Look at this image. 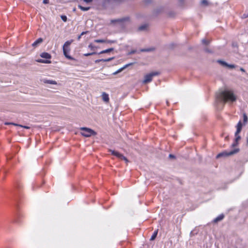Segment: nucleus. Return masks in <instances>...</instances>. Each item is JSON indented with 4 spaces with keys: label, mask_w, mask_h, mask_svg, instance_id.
Returning a JSON list of instances; mask_svg holds the SVG:
<instances>
[{
    "label": "nucleus",
    "mask_w": 248,
    "mask_h": 248,
    "mask_svg": "<svg viewBox=\"0 0 248 248\" xmlns=\"http://www.w3.org/2000/svg\"><path fill=\"white\" fill-rule=\"evenodd\" d=\"M216 98L223 103H232L236 100V96L233 91L229 90H225L217 93Z\"/></svg>",
    "instance_id": "nucleus-1"
},
{
    "label": "nucleus",
    "mask_w": 248,
    "mask_h": 248,
    "mask_svg": "<svg viewBox=\"0 0 248 248\" xmlns=\"http://www.w3.org/2000/svg\"><path fill=\"white\" fill-rule=\"evenodd\" d=\"M72 42L73 41L71 40L67 41L65 42L63 46V52L64 55L66 58H67L69 60H75V59L74 58L72 57L68 54L70 51L69 46L71 45Z\"/></svg>",
    "instance_id": "nucleus-2"
},
{
    "label": "nucleus",
    "mask_w": 248,
    "mask_h": 248,
    "mask_svg": "<svg viewBox=\"0 0 248 248\" xmlns=\"http://www.w3.org/2000/svg\"><path fill=\"white\" fill-rule=\"evenodd\" d=\"M160 72L157 71L153 72L148 74H147L144 77V79L143 81V83L146 84L150 82L151 81H152L153 77L158 76Z\"/></svg>",
    "instance_id": "nucleus-3"
},
{
    "label": "nucleus",
    "mask_w": 248,
    "mask_h": 248,
    "mask_svg": "<svg viewBox=\"0 0 248 248\" xmlns=\"http://www.w3.org/2000/svg\"><path fill=\"white\" fill-rule=\"evenodd\" d=\"M81 130L82 131V135L86 137H89L92 135H95L96 134V132L92 129L86 127L81 128Z\"/></svg>",
    "instance_id": "nucleus-4"
},
{
    "label": "nucleus",
    "mask_w": 248,
    "mask_h": 248,
    "mask_svg": "<svg viewBox=\"0 0 248 248\" xmlns=\"http://www.w3.org/2000/svg\"><path fill=\"white\" fill-rule=\"evenodd\" d=\"M109 152H110L111 155H114V156H116L117 157H118V158L121 159V160H124L126 162H128V159H127V158L126 157H125L123 155L120 154V153H119L118 152H117V151H115L114 150H109Z\"/></svg>",
    "instance_id": "nucleus-5"
},
{
    "label": "nucleus",
    "mask_w": 248,
    "mask_h": 248,
    "mask_svg": "<svg viewBox=\"0 0 248 248\" xmlns=\"http://www.w3.org/2000/svg\"><path fill=\"white\" fill-rule=\"evenodd\" d=\"M238 151H239V149H234V150H233L232 151L229 152H223L222 153L218 154L217 155V158H219L222 156H228L229 155H232L237 153Z\"/></svg>",
    "instance_id": "nucleus-6"
},
{
    "label": "nucleus",
    "mask_w": 248,
    "mask_h": 248,
    "mask_svg": "<svg viewBox=\"0 0 248 248\" xmlns=\"http://www.w3.org/2000/svg\"><path fill=\"white\" fill-rule=\"evenodd\" d=\"M102 98L103 100L106 103H108L109 100L108 94L107 93L103 92L102 94Z\"/></svg>",
    "instance_id": "nucleus-7"
},
{
    "label": "nucleus",
    "mask_w": 248,
    "mask_h": 248,
    "mask_svg": "<svg viewBox=\"0 0 248 248\" xmlns=\"http://www.w3.org/2000/svg\"><path fill=\"white\" fill-rule=\"evenodd\" d=\"M239 134H236V132L235 133V141L232 144V146H235L238 145L239 140L241 139V137L239 135Z\"/></svg>",
    "instance_id": "nucleus-8"
},
{
    "label": "nucleus",
    "mask_w": 248,
    "mask_h": 248,
    "mask_svg": "<svg viewBox=\"0 0 248 248\" xmlns=\"http://www.w3.org/2000/svg\"><path fill=\"white\" fill-rule=\"evenodd\" d=\"M242 124L241 122L240 121L236 125V131L235 132H236V134H239L240 133L242 130Z\"/></svg>",
    "instance_id": "nucleus-9"
},
{
    "label": "nucleus",
    "mask_w": 248,
    "mask_h": 248,
    "mask_svg": "<svg viewBox=\"0 0 248 248\" xmlns=\"http://www.w3.org/2000/svg\"><path fill=\"white\" fill-rule=\"evenodd\" d=\"M43 39L39 38L34 43H32V46L33 47H36L39 44H41L43 42Z\"/></svg>",
    "instance_id": "nucleus-10"
},
{
    "label": "nucleus",
    "mask_w": 248,
    "mask_h": 248,
    "mask_svg": "<svg viewBox=\"0 0 248 248\" xmlns=\"http://www.w3.org/2000/svg\"><path fill=\"white\" fill-rule=\"evenodd\" d=\"M114 59V57H111V58H109L106 59H102L96 60L95 61V62L99 63L100 62H109V61L113 60Z\"/></svg>",
    "instance_id": "nucleus-11"
},
{
    "label": "nucleus",
    "mask_w": 248,
    "mask_h": 248,
    "mask_svg": "<svg viewBox=\"0 0 248 248\" xmlns=\"http://www.w3.org/2000/svg\"><path fill=\"white\" fill-rule=\"evenodd\" d=\"M224 217V216L223 214H221L219 216H218L216 218H215L214 219V221L213 222L214 223H217V222L219 221H221V220H222Z\"/></svg>",
    "instance_id": "nucleus-12"
},
{
    "label": "nucleus",
    "mask_w": 248,
    "mask_h": 248,
    "mask_svg": "<svg viewBox=\"0 0 248 248\" xmlns=\"http://www.w3.org/2000/svg\"><path fill=\"white\" fill-rule=\"evenodd\" d=\"M41 57L43 58L50 59L51 57L50 54L47 52H43L40 55Z\"/></svg>",
    "instance_id": "nucleus-13"
},
{
    "label": "nucleus",
    "mask_w": 248,
    "mask_h": 248,
    "mask_svg": "<svg viewBox=\"0 0 248 248\" xmlns=\"http://www.w3.org/2000/svg\"><path fill=\"white\" fill-rule=\"evenodd\" d=\"M43 82L45 83H47V84H53V85L57 84V82L55 80H48V79H45L43 80Z\"/></svg>",
    "instance_id": "nucleus-14"
},
{
    "label": "nucleus",
    "mask_w": 248,
    "mask_h": 248,
    "mask_svg": "<svg viewBox=\"0 0 248 248\" xmlns=\"http://www.w3.org/2000/svg\"><path fill=\"white\" fill-rule=\"evenodd\" d=\"M125 20H126L125 18H120V19H113V20H111L110 23L112 24H114L116 22H122Z\"/></svg>",
    "instance_id": "nucleus-15"
},
{
    "label": "nucleus",
    "mask_w": 248,
    "mask_h": 248,
    "mask_svg": "<svg viewBox=\"0 0 248 248\" xmlns=\"http://www.w3.org/2000/svg\"><path fill=\"white\" fill-rule=\"evenodd\" d=\"M13 124V125H14L19 126L21 127H24V128H25L26 129H30V127L28 126H23L22 125L17 124H15V123H5L6 125H8V124Z\"/></svg>",
    "instance_id": "nucleus-16"
},
{
    "label": "nucleus",
    "mask_w": 248,
    "mask_h": 248,
    "mask_svg": "<svg viewBox=\"0 0 248 248\" xmlns=\"http://www.w3.org/2000/svg\"><path fill=\"white\" fill-rule=\"evenodd\" d=\"M114 50L113 48H109L106 50H104L100 52L98 54H104V53H107L108 52H110Z\"/></svg>",
    "instance_id": "nucleus-17"
},
{
    "label": "nucleus",
    "mask_w": 248,
    "mask_h": 248,
    "mask_svg": "<svg viewBox=\"0 0 248 248\" xmlns=\"http://www.w3.org/2000/svg\"><path fill=\"white\" fill-rule=\"evenodd\" d=\"M157 233H158V230L155 231L154 232L153 235H152V236L150 238V240H151V241L154 240L156 238Z\"/></svg>",
    "instance_id": "nucleus-18"
},
{
    "label": "nucleus",
    "mask_w": 248,
    "mask_h": 248,
    "mask_svg": "<svg viewBox=\"0 0 248 248\" xmlns=\"http://www.w3.org/2000/svg\"><path fill=\"white\" fill-rule=\"evenodd\" d=\"M78 7L82 11H87L88 10H89L90 9V7H83L80 5H78Z\"/></svg>",
    "instance_id": "nucleus-19"
},
{
    "label": "nucleus",
    "mask_w": 248,
    "mask_h": 248,
    "mask_svg": "<svg viewBox=\"0 0 248 248\" xmlns=\"http://www.w3.org/2000/svg\"><path fill=\"white\" fill-rule=\"evenodd\" d=\"M243 117L244 123V124H245L248 121V118L247 115V114L246 113H244L243 114Z\"/></svg>",
    "instance_id": "nucleus-20"
},
{
    "label": "nucleus",
    "mask_w": 248,
    "mask_h": 248,
    "mask_svg": "<svg viewBox=\"0 0 248 248\" xmlns=\"http://www.w3.org/2000/svg\"><path fill=\"white\" fill-rule=\"evenodd\" d=\"M94 42L96 43H106L107 41H106V40H104V39H96V40H94Z\"/></svg>",
    "instance_id": "nucleus-21"
},
{
    "label": "nucleus",
    "mask_w": 248,
    "mask_h": 248,
    "mask_svg": "<svg viewBox=\"0 0 248 248\" xmlns=\"http://www.w3.org/2000/svg\"><path fill=\"white\" fill-rule=\"evenodd\" d=\"M38 62H42V63H50L51 62L49 60H44L40 59L39 60L37 61Z\"/></svg>",
    "instance_id": "nucleus-22"
},
{
    "label": "nucleus",
    "mask_w": 248,
    "mask_h": 248,
    "mask_svg": "<svg viewBox=\"0 0 248 248\" xmlns=\"http://www.w3.org/2000/svg\"><path fill=\"white\" fill-rule=\"evenodd\" d=\"M147 25L146 24H145V25L140 26L139 28V30L140 31H142V30L146 29L147 28Z\"/></svg>",
    "instance_id": "nucleus-23"
},
{
    "label": "nucleus",
    "mask_w": 248,
    "mask_h": 248,
    "mask_svg": "<svg viewBox=\"0 0 248 248\" xmlns=\"http://www.w3.org/2000/svg\"><path fill=\"white\" fill-rule=\"evenodd\" d=\"M201 4L204 6H207L208 5V2L207 0H202L201 1Z\"/></svg>",
    "instance_id": "nucleus-24"
},
{
    "label": "nucleus",
    "mask_w": 248,
    "mask_h": 248,
    "mask_svg": "<svg viewBox=\"0 0 248 248\" xmlns=\"http://www.w3.org/2000/svg\"><path fill=\"white\" fill-rule=\"evenodd\" d=\"M202 43L204 45H207L209 44L210 42H209V41H208L205 39H204L202 40Z\"/></svg>",
    "instance_id": "nucleus-25"
},
{
    "label": "nucleus",
    "mask_w": 248,
    "mask_h": 248,
    "mask_svg": "<svg viewBox=\"0 0 248 248\" xmlns=\"http://www.w3.org/2000/svg\"><path fill=\"white\" fill-rule=\"evenodd\" d=\"M61 19L64 22H66L67 18V17L66 16H64V15L61 16Z\"/></svg>",
    "instance_id": "nucleus-26"
},
{
    "label": "nucleus",
    "mask_w": 248,
    "mask_h": 248,
    "mask_svg": "<svg viewBox=\"0 0 248 248\" xmlns=\"http://www.w3.org/2000/svg\"><path fill=\"white\" fill-rule=\"evenodd\" d=\"M218 62L220 63H221V64L223 65H225V66H226L227 65V63L223 61H220V60H218Z\"/></svg>",
    "instance_id": "nucleus-27"
},
{
    "label": "nucleus",
    "mask_w": 248,
    "mask_h": 248,
    "mask_svg": "<svg viewBox=\"0 0 248 248\" xmlns=\"http://www.w3.org/2000/svg\"><path fill=\"white\" fill-rule=\"evenodd\" d=\"M247 17H248V14H246V13L244 14L241 17V18L243 19L246 18Z\"/></svg>",
    "instance_id": "nucleus-28"
},
{
    "label": "nucleus",
    "mask_w": 248,
    "mask_h": 248,
    "mask_svg": "<svg viewBox=\"0 0 248 248\" xmlns=\"http://www.w3.org/2000/svg\"><path fill=\"white\" fill-rule=\"evenodd\" d=\"M96 54L95 52H92V53L84 54V55L85 56H91V55H93V54Z\"/></svg>",
    "instance_id": "nucleus-29"
},
{
    "label": "nucleus",
    "mask_w": 248,
    "mask_h": 248,
    "mask_svg": "<svg viewBox=\"0 0 248 248\" xmlns=\"http://www.w3.org/2000/svg\"><path fill=\"white\" fill-rule=\"evenodd\" d=\"M226 66L230 68H233L235 67V65H233V64H227V65H226Z\"/></svg>",
    "instance_id": "nucleus-30"
},
{
    "label": "nucleus",
    "mask_w": 248,
    "mask_h": 248,
    "mask_svg": "<svg viewBox=\"0 0 248 248\" xmlns=\"http://www.w3.org/2000/svg\"><path fill=\"white\" fill-rule=\"evenodd\" d=\"M107 41V43H114L115 41H113V40H106Z\"/></svg>",
    "instance_id": "nucleus-31"
},
{
    "label": "nucleus",
    "mask_w": 248,
    "mask_h": 248,
    "mask_svg": "<svg viewBox=\"0 0 248 248\" xmlns=\"http://www.w3.org/2000/svg\"><path fill=\"white\" fill-rule=\"evenodd\" d=\"M49 2V0H43V3L44 4H47Z\"/></svg>",
    "instance_id": "nucleus-32"
},
{
    "label": "nucleus",
    "mask_w": 248,
    "mask_h": 248,
    "mask_svg": "<svg viewBox=\"0 0 248 248\" xmlns=\"http://www.w3.org/2000/svg\"><path fill=\"white\" fill-rule=\"evenodd\" d=\"M83 0L87 3H89L93 1V0Z\"/></svg>",
    "instance_id": "nucleus-33"
},
{
    "label": "nucleus",
    "mask_w": 248,
    "mask_h": 248,
    "mask_svg": "<svg viewBox=\"0 0 248 248\" xmlns=\"http://www.w3.org/2000/svg\"><path fill=\"white\" fill-rule=\"evenodd\" d=\"M123 68L122 69H119V70H118L117 71H116V72L114 73V74H116L117 73H118L119 72H120V71H122V70L123 69Z\"/></svg>",
    "instance_id": "nucleus-34"
},
{
    "label": "nucleus",
    "mask_w": 248,
    "mask_h": 248,
    "mask_svg": "<svg viewBox=\"0 0 248 248\" xmlns=\"http://www.w3.org/2000/svg\"><path fill=\"white\" fill-rule=\"evenodd\" d=\"M89 48H91V49H93V46L92 45V44H90V45H89Z\"/></svg>",
    "instance_id": "nucleus-35"
},
{
    "label": "nucleus",
    "mask_w": 248,
    "mask_h": 248,
    "mask_svg": "<svg viewBox=\"0 0 248 248\" xmlns=\"http://www.w3.org/2000/svg\"><path fill=\"white\" fill-rule=\"evenodd\" d=\"M169 156H170V157H171V158H175L174 155H171V154H170V155H169Z\"/></svg>",
    "instance_id": "nucleus-36"
},
{
    "label": "nucleus",
    "mask_w": 248,
    "mask_h": 248,
    "mask_svg": "<svg viewBox=\"0 0 248 248\" xmlns=\"http://www.w3.org/2000/svg\"><path fill=\"white\" fill-rule=\"evenodd\" d=\"M86 31H83L81 34H80V36H82L83 35H84V34L86 33Z\"/></svg>",
    "instance_id": "nucleus-37"
},
{
    "label": "nucleus",
    "mask_w": 248,
    "mask_h": 248,
    "mask_svg": "<svg viewBox=\"0 0 248 248\" xmlns=\"http://www.w3.org/2000/svg\"><path fill=\"white\" fill-rule=\"evenodd\" d=\"M240 70H241V71L243 72H245V69H244V68H240Z\"/></svg>",
    "instance_id": "nucleus-38"
},
{
    "label": "nucleus",
    "mask_w": 248,
    "mask_h": 248,
    "mask_svg": "<svg viewBox=\"0 0 248 248\" xmlns=\"http://www.w3.org/2000/svg\"><path fill=\"white\" fill-rule=\"evenodd\" d=\"M150 50H151V49H150ZM149 51V49H148V50H145V49L142 50V51Z\"/></svg>",
    "instance_id": "nucleus-39"
},
{
    "label": "nucleus",
    "mask_w": 248,
    "mask_h": 248,
    "mask_svg": "<svg viewBox=\"0 0 248 248\" xmlns=\"http://www.w3.org/2000/svg\"><path fill=\"white\" fill-rule=\"evenodd\" d=\"M247 144L248 145V137H247Z\"/></svg>",
    "instance_id": "nucleus-40"
},
{
    "label": "nucleus",
    "mask_w": 248,
    "mask_h": 248,
    "mask_svg": "<svg viewBox=\"0 0 248 248\" xmlns=\"http://www.w3.org/2000/svg\"><path fill=\"white\" fill-rule=\"evenodd\" d=\"M81 37V36H80V35H79L78 37V40H79L80 39Z\"/></svg>",
    "instance_id": "nucleus-41"
},
{
    "label": "nucleus",
    "mask_w": 248,
    "mask_h": 248,
    "mask_svg": "<svg viewBox=\"0 0 248 248\" xmlns=\"http://www.w3.org/2000/svg\"><path fill=\"white\" fill-rule=\"evenodd\" d=\"M183 0H180V1H183Z\"/></svg>",
    "instance_id": "nucleus-42"
}]
</instances>
